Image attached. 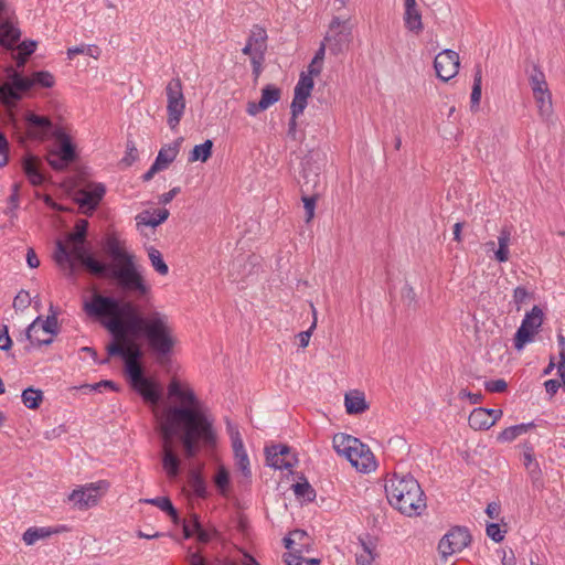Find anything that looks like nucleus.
<instances>
[{
	"label": "nucleus",
	"instance_id": "1",
	"mask_svg": "<svg viewBox=\"0 0 565 565\" xmlns=\"http://www.w3.org/2000/svg\"><path fill=\"white\" fill-rule=\"evenodd\" d=\"M107 252L114 264L103 263L106 270L96 276L113 279L121 297L94 291L84 302L83 310L113 335L114 340L106 347L107 354L124 360L131 386L146 402L157 405L161 398L160 388L143 375L140 365L143 350L136 340L145 339L157 362L163 363L172 354L177 337L169 317L150 303L151 286L134 255L115 237L108 238Z\"/></svg>",
	"mask_w": 565,
	"mask_h": 565
},
{
	"label": "nucleus",
	"instance_id": "2",
	"mask_svg": "<svg viewBox=\"0 0 565 565\" xmlns=\"http://www.w3.org/2000/svg\"><path fill=\"white\" fill-rule=\"evenodd\" d=\"M168 396L174 403L154 415L162 439V468L169 479H175L181 459L173 450V438H180L185 457L191 459L202 447L215 446L216 430L213 416L188 384L172 379L168 385Z\"/></svg>",
	"mask_w": 565,
	"mask_h": 565
},
{
	"label": "nucleus",
	"instance_id": "3",
	"mask_svg": "<svg viewBox=\"0 0 565 565\" xmlns=\"http://www.w3.org/2000/svg\"><path fill=\"white\" fill-rule=\"evenodd\" d=\"M87 227L88 222L81 218L75 224V231L66 235L65 242L61 239L56 242L54 260L66 270L70 277L76 274V262H79L92 275H100L106 270L102 262L87 253L85 247Z\"/></svg>",
	"mask_w": 565,
	"mask_h": 565
},
{
	"label": "nucleus",
	"instance_id": "4",
	"mask_svg": "<svg viewBox=\"0 0 565 565\" xmlns=\"http://www.w3.org/2000/svg\"><path fill=\"white\" fill-rule=\"evenodd\" d=\"M385 492L390 504L405 515H419L426 508L424 492L409 475L394 473L386 481Z\"/></svg>",
	"mask_w": 565,
	"mask_h": 565
},
{
	"label": "nucleus",
	"instance_id": "5",
	"mask_svg": "<svg viewBox=\"0 0 565 565\" xmlns=\"http://www.w3.org/2000/svg\"><path fill=\"white\" fill-rule=\"evenodd\" d=\"M9 82L0 86V102L6 106H12L21 99L22 93L34 85L50 88L54 85V76L46 71L35 72L32 77H24L14 70H9Z\"/></svg>",
	"mask_w": 565,
	"mask_h": 565
},
{
	"label": "nucleus",
	"instance_id": "6",
	"mask_svg": "<svg viewBox=\"0 0 565 565\" xmlns=\"http://www.w3.org/2000/svg\"><path fill=\"white\" fill-rule=\"evenodd\" d=\"M324 167V156L319 151H309L301 161V172L298 182L302 193L315 192L321 184V172Z\"/></svg>",
	"mask_w": 565,
	"mask_h": 565
},
{
	"label": "nucleus",
	"instance_id": "7",
	"mask_svg": "<svg viewBox=\"0 0 565 565\" xmlns=\"http://www.w3.org/2000/svg\"><path fill=\"white\" fill-rule=\"evenodd\" d=\"M109 483L106 480L87 483L74 489L67 497V501L74 508L85 511L99 503L100 498L107 492Z\"/></svg>",
	"mask_w": 565,
	"mask_h": 565
},
{
	"label": "nucleus",
	"instance_id": "8",
	"mask_svg": "<svg viewBox=\"0 0 565 565\" xmlns=\"http://www.w3.org/2000/svg\"><path fill=\"white\" fill-rule=\"evenodd\" d=\"M52 313L45 320L38 317L26 329V338L32 344L49 345L53 342V335L58 333V322L53 306Z\"/></svg>",
	"mask_w": 565,
	"mask_h": 565
},
{
	"label": "nucleus",
	"instance_id": "9",
	"mask_svg": "<svg viewBox=\"0 0 565 565\" xmlns=\"http://www.w3.org/2000/svg\"><path fill=\"white\" fill-rule=\"evenodd\" d=\"M166 95L168 113L167 122L171 129H175L185 110V97L183 95V88L180 78H172L167 84Z\"/></svg>",
	"mask_w": 565,
	"mask_h": 565
},
{
	"label": "nucleus",
	"instance_id": "10",
	"mask_svg": "<svg viewBox=\"0 0 565 565\" xmlns=\"http://www.w3.org/2000/svg\"><path fill=\"white\" fill-rule=\"evenodd\" d=\"M352 41V24L350 20H341L335 17L332 19L329 31L324 36L332 54L338 55L349 49Z\"/></svg>",
	"mask_w": 565,
	"mask_h": 565
},
{
	"label": "nucleus",
	"instance_id": "11",
	"mask_svg": "<svg viewBox=\"0 0 565 565\" xmlns=\"http://www.w3.org/2000/svg\"><path fill=\"white\" fill-rule=\"evenodd\" d=\"M543 311L537 306H534L532 310L525 315L514 337V347L516 350H522L525 344L533 341L543 323Z\"/></svg>",
	"mask_w": 565,
	"mask_h": 565
},
{
	"label": "nucleus",
	"instance_id": "12",
	"mask_svg": "<svg viewBox=\"0 0 565 565\" xmlns=\"http://www.w3.org/2000/svg\"><path fill=\"white\" fill-rule=\"evenodd\" d=\"M471 542V535L467 529L455 526L445 534L438 544L440 555L446 558L455 553L461 552Z\"/></svg>",
	"mask_w": 565,
	"mask_h": 565
},
{
	"label": "nucleus",
	"instance_id": "13",
	"mask_svg": "<svg viewBox=\"0 0 565 565\" xmlns=\"http://www.w3.org/2000/svg\"><path fill=\"white\" fill-rule=\"evenodd\" d=\"M459 65V55L452 50L441 51L434 61L436 74L444 82H448L458 74Z\"/></svg>",
	"mask_w": 565,
	"mask_h": 565
},
{
	"label": "nucleus",
	"instance_id": "14",
	"mask_svg": "<svg viewBox=\"0 0 565 565\" xmlns=\"http://www.w3.org/2000/svg\"><path fill=\"white\" fill-rule=\"evenodd\" d=\"M350 463L359 471L370 472L376 468L373 452L370 448L356 438V445H353L347 456Z\"/></svg>",
	"mask_w": 565,
	"mask_h": 565
},
{
	"label": "nucleus",
	"instance_id": "15",
	"mask_svg": "<svg viewBox=\"0 0 565 565\" xmlns=\"http://www.w3.org/2000/svg\"><path fill=\"white\" fill-rule=\"evenodd\" d=\"M25 122L28 136L36 140L47 139L50 136H53L56 129L47 117L33 113L25 115Z\"/></svg>",
	"mask_w": 565,
	"mask_h": 565
},
{
	"label": "nucleus",
	"instance_id": "16",
	"mask_svg": "<svg viewBox=\"0 0 565 565\" xmlns=\"http://www.w3.org/2000/svg\"><path fill=\"white\" fill-rule=\"evenodd\" d=\"M266 461L275 469H290L297 463L295 455L286 445H274L265 450Z\"/></svg>",
	"mask_w": 565,
	"mask_h": 565
},
{
	"label": "nucleus",
	"instance_id": "17",
	"mask_svg": "<svg viewBox=\"0 0 565 565\" xmlns=\"http://www.w3.org/2000/svg\"><path fill=\"white\" fill-rule=\"evenodd\" d=\"M21 38L15 14L0 20V45L11 50Z\"/></svg>",
	"mask_w": 565,
	"mask_h": 565
},
{
	"label": "nucleus",
	"instance_id": "18",
	"mask_svg": "<svg viewBox=\"0 0 565 565\" xmlns=\"http://www.w3.org/2000/svg\"><path fill=\"white\" fill-rule=\"evenodd\" d=\"M311 542V537L303 530H294L284 539V545L289 551L287 554L308 553Z\"/></svg>",
	"mask_w": 565,
	"mask_h": 565
},
{
	"label": "nucleus",
	"instance_id": "19",
	"mask_svg": "<svg viewBox=\"0 0 565 565\" xmlns=\"http://www.w3.org/2000/svg\"><path fill=\"white\" fill-rule=\"evenodd\" d=\"M104 194L105 186L103 184H96L89 190L78 192L76 201L81 207L93 211L96 209Z\"/></svg>",
	"mask_w": 565,
	"mask_h": 565
},
{
	"label": "nucleus",
	"instance_id": "20",
	"mask_svg": "<svg viewBox=\"0 0 565 565\" xmlns=\"http://www.w3.org/2000/svg\"><path fill=\"white\" fill-rule=\"evenodd\" d=\"M344 406L347 413L350 415L361 414L369 408L364 393L358 390L350 391L345 394Z\"/></svg>",
	"mask_w": 565,
	"mask_h": 565
},
{
	"label": "nucleus",
	"instance_id": "21",
	"mask_svg": "<svg viewBox=\"0 0 565 565\" xmlns=\"http://www.w3.org/2000/svg\"><path fill=\"white\" fill-rule=\"evenodd\" d=\"M182 140V138H179L172 143L167 145L160 149L154 163L160 167L161 170L167 169L168 166L177 158Z\"/></svg>",
	"mask_w": 565,
	"mask_h": 565
},
{
	"label": "nucleus",
	"instance_id": "22",
	"mask_svg": "<svg viewBox=\"0 0 565 565\" xmlns=\"http://www.w3.org/2000/svg\"><path fill=\"white\" fill-rule=\"evenodd\" d=\"M247 43L254 47V55L258 58L265 56L267 50V33L260 26H254L252 34L249 35Z\"/></svg>",
	"mask_w": 565,
	"mask_h": 565
},
{
	"label": "nucleus",
	"instance_id": "23",
	"mask_svg": "<svg viewBox=\"0 0 565 565\" xmlns=\"http://www.w3.org/2000/svg\"><path fill=\"white\" fill-rule=\"evenodd\" d=\"M53 137L58 141L60 149L56 151L58 154L64 157V159L70 162L74 161L76 158L75 147L73 146L71 138L62 130V128H57L53 132Z\"/></svg>",
	"mask_w": 565,
	"mask_h": 565
},
{
	"label": "nucleus",
	"instance_id": "24",
	"mask_svg": "<svg viewBox=\"0 0 565 565\" xmlns=\"http://www.w3.org/2000/svg\"><path fill=\"white\" fill-rule=\"evenodd\" d=\"M156 216L149 211H143L136 216L137 226H150L156 227L163 223L169 217V211L167 209L157 210Z\"/></svg>",
	"mask_w": 565,
	"mask_h": 565
},
{
	"label": "nucleus",
	"instance_id": "25",
	"mask_svg": "<svg viewBox=\"0 0 565 565\" xmlns=\"http://www.w3.org/2000/svg\"><path fill=\"white\" fill-rule=\"evenodd\" d=\"M60 529L53 527H29L22 535V540L26 545H33L39 540H44L53 534L60 533Z\"/></svg>",
	"mask_w": 565,
	"mask_h": 565
},
{
	"label": "nucleus",
	"instance_id": "26",
	"mask_svg": "<svg viewBox=\"0 0 565 565\" xmlns=\"http://www.w3.org/2000/svg\"><path fill=\"white\" fill-rule=\"evenodd\" d=\"M468 422L475 430H484L493 426V419L488 416L483 407L475 408L470 413Z\"/></svg>",
	"mask_w": 565,
	"mask_h": 565
},
{
	"label": "nucleus",
	"instance_id": "27",
	"mask_svg": "<svg viewBox=\"0 0 565 565\" xmlns=\"http://www.w3.org/2000/svg\"><path fill=\"white\" fill-rule=\"evenodd\" d=\"M511 241V231L502 227L498 236L499 248L494 252V257L499 263H505L510 258L509 245Z\"/></svg>",
	"mask_w": 565,
	"mask_h": 565
},
{
	"label": "nucleus",
	"instance_id": "28",
	"mask_svg": "<svg viewBox=\"0 0 565 565\" xmlns=\"http://www.w3.org/2000/svg\"><path fill=\"white\" fill-rule=\"evenodd\" d=\"M333 448L338 455L347 458L353 445H356V438L347 434H335L332 440Z\"/></svg>",
	"mask_w": 565,
	"mask_h": 565
},
{
	"label": "nucleus",
	"instance_id": "29",
	"mask_svg": "<svg viewBox=\"0 0 565 565\" xmlns=\"http://www.w3.org/2000/svg\"><path fill=\"white\" fill-rule=\"evenodd\" d=\"M213 142L207 139L201 145H196L189 156L190 162L202 161L206 162L212 156Z\"/></svg>",
	"mask_w": 565,
	"mask_h": 565
},
{
	"label": "nucleus",
	"instance_id": "30",
	"mask_svg": "<svg viewBox=\"0 0 565 565\" xmlns=\"http://www.w3.org/2000/svg\"><path fill=\"white\" fill-rule=\"evenodd\" d=\"M534 424H520L515 426H511L501 431L498 436V440L502 443L513 441L516 437L525 434Z\"/></svg>",
	"mask_w": 565,
	"mask_h": 565
},
{
	"label": "nucleus",
	"instance_id": "31",
	"mask_svg": "<svg viewBox=\"0 0 565 565\" xmlns=\"http://www.w3.org/2000/svg\"><path fill=\"white\" fill-rule=\"evenodd\" d=\"M21 398L25 407L36 409L43 401V392L41 390L28 387L22 392Z\"/></svg>",
	"mask_w": 565,
	"mask_h": 565
},
{
	"label": "nucleus",
	"instance_id": "32",
	"mask_svg": "<svg viewBox=\"0 0 565 565\" xmlns=\"http://www.w3.org/2000/svg\"><path fill=\"white\" fill-rule=\"evenodd\" d=\"M281 90L274 85H266L262 89V97L259 100L260 108H269L271 105L277 103L280 98Z\"/></svg>",
	"mask_w": 565,
	"mask_h": 565
},
{
	"label": "nucleus",
	"instance_id": "33",
	"mask_svg": "<svg viewBox=\"0 0 565 565\" xmlns=\"http://www.w3.org/2000/svg\"><path fill=\"white\" fill-rule=\"evenodd\" d=\"M23 170L33 185H40L43 182V175L39 171L38 163L34 158L29 157L24 159Z\"/></svg>",
	"mask_w": 565,
	"mask_h": 565
},
{
	"label": "nucleus",
	"instance_id": "34",
	"mask_svg": "<svg viewBox=\"0 0 565 565\" xmlns=\"http://www.w3.org/2000/svg\"><path fill=\"white\" fill-rule=\"evenodd\" d=\"M481 81H482V70L480 65H477L473 76V86L471 92V109L478 108L481 99Z\"/></svg>",
	"mask_w": 565,
	"mask_h": 565
},
{
	"label": "nucleus",
	"instance_id": "35",
	"mask_svg": "<svg viewBox=\"0 0 565 565\" xmlns=\"http://www.w3.org/2000/svg\"><path fill=\"white\" fill-rule=\"evenodd\" d=\"M539 107L540 115L547 117L552 113V96L548 89L543 90L541 94H533Z\"/></svg>",
	"mask_w": 565,
	"mask_h": 565
},
{
	"label": "nucleus",
	"instance_id": "36",
	"mask_svg": "<svg viewBox=\"0 0 565 565\" xmlns=\"http://www.w3.org/2000/svg\"><path fill=\"white\" fill-rule=\"evenodd\" d=\"M189 484L192 488L193 492L198 497H205L206 494V486L203 477L196 470H191L189 475Z\"/></svg>",
	"mask_w": 565,
	"mask_h": 565
},
{
	"label": "nucleus",
	"instance_id": "37",
	"mask_svg": "<svg viewBox=\"0 0 565 565\" xmlns=\"http://www.w3.org/2000/svg\"><path fill=\"white\" fill-rule=\"evenodd\" d=\"M530 85L533 94H541L543 90L548 89L545 75L536 67L533 68L530 75Z\"/></svg>",
	"mask_w": 565,
	"mask_h": 565
},
{
	"label": "nucleus",
	"instance_id": "38",
	"mask_svg": "<svg viewBox=\"0 0 565 565\" xmlns=\"http://www.w3.org/2000/svg\"><path fill=\"white\" fill-rule=\"evenodd\" d=\"M148 256L152 267L160 274L167 275L169 271L168 265L162 258L161 253L154 247H150L148 250Z\"/></svg>",
	"mask_w": 565,
	"mask_h": 565
},
{
	"label": "nucleus",
	"instance_id": "39",
	"mask_svg": "<svg viewBox=\"0 0 565 565\" xmlns=\"http://www.w3.org/2000/svg\"><path fill=\"white\" fill-rule=\"evenodd\" d=\"M313 88V79L310 75L301 73L300 78L295 87V94L309 97Z\"/></svg>",
	"mask_w": 565,
	"mask_h": 565
},
{
	"label": "nucleus",
	"instance_id": "40",
	"mask_svg": "<svg viewBox=\"0 0 565 565\" xmlns=\"http://www.w3.org/2000/svg\"><path fill=\"white\" fill-rule=\"evenodd\" d=\"M292 489L298 498H302L307 501H312L316 498V491L307 480L294 484Z\"/></svg>",
	"mask_w": 565,
	"mask_h": 565
},
{
	"label": "nucleus",
	"instance_id": "41",
	"mask_svg": "<svg viewBox=\"0 0 565 565\" xmlns=\"http://www.w3.org/2000/svg\"><path fill=\"white\" fill-rule=\"evenodd\" d=\"M141 502L154 505L168 514H174V507L168 497H157L153 499H143Z\"/></svg>",
	"mask_w": 565,
	"mask_h": 565
},
{
	"label": "nucleus",
	"instance_id": "42",
	"mask_svg": "<svg viewBox=\"0 0 565 565\" xmlns=\"http://www.w3.org/2000/svg\"><path fill=\"white\" fill-rule=\"evenodd\" d=\"M310 193V195H308L309 193H303L302 196L303 207L306 211V222H310L313 218L316 202L318 198L316 191Z\"/></svg>",
	"mask_w": 565,
	"mask_h": 565
},
{
	"label": "nucleus",
	"instance_id": "43",
	"mask_svg": "<svg viewBox=\"0 0 565 565\" xmlns=\"http://www.w3.org/2000/svg\"><path fill=\"white\" fill-rule=\"evenodd\" d=\"M405 23L412 31L422 30V19L418 10H405Z\"/></svg>",
	"mask_w": 565,
	"mask_h": 565
},
{
	"label": "nucleus",
	"instance_id": "44",
	"mask_svg": "<svg viewBox=\"0 0 565 565\" xmlns=\"http://www.w3.org/2000/svg\"><path fill=\"white\" fill-rule=\"evenodd\" d=\"M311 309H312V313H313V321H312L310 328L308 330L299 332L297 334L300 348L308 347L310 338H311V334H312L313 330L317 327V311H316V308L313 307V305H311Z\"/></svg>",
	"mask_w": 565,
	"mask_h": 565
},
{
	"label": "nucleus",
	"instance_id": "45",
	"mask_svg": "<svg viewBox=\"0 0 565 565\" xmlns=\"http://www.w3.org/2000/svg\"><path fill=\"white\" fill-rule=\"evenodd\" d=\"M285 562L287 565H319V561L316 558H303L302 554H286Z\"/></svg>",
	"mask_w": 565,
	"mask_h": 565
},
{
	"label": "nucleus",
	"instance_id": "46",
	"mask_svg": "<svg viewBox=\"0 0 565 565\" xmlns=\"http://www.w3.org/2000/svg\"><path fill=\"white\" fill-rule=\"evenodd\" d=\"M47 162L49 164L57 170L62 171L66 169V167L71 163L68 160L64 159L61 154H58L56 151H51L47 156Z\"/></svg>",
	"mask_w": 565,
	"mask_h": 565
},
{
	"label": "nucleus",
	"instance_id": "47",
	"mask_svg": "<svg viewBox=\"0 0 565 565\" xmlns=\"http://www.w3.org/2000/svg\"><path fill=\"white\" fill-rule=\"evenodd\" d=\"M236 466L245 478L250 477L249 460L246 451L234 452Z\"/></svg>",
	"mask_w": 565,
	"mask_h": 565
},
{
	"label": "nucleus",
	"instance_id": "48",
	"mask_svg": "<svg viewBox=\"0 0 565 565\" xmlns=\"http://www.w3.org/2000/svg\"><path fill=\"white\" fill-rule=\"evenodd\" d=\"M557 342L559 345V361L557 365V373L561 377L565 375V337L562 333L557 334Z\"/></svg>",
	"mask_w": 565,
	"mask_h": 565
},
{
	"label": "nucleus",
	"instance_id": "49",
	"mask_svg": "<svg viewBox=\"0 0 565 565\" xmlns=\"http://www.w3.org/2000/svg\"><path fill=\"white\" fill-rule=\"evenodd\" d=\"M307 99H308V97L297 95V94L294 95V99H292V103L290 106L291 115L294 117H298L300 114H302V111L305 110V108L307 106Z\"/></svg>",
	"mask_w": 565,
	"mask_h": 565
},
{
	"label": "nucleus",
	"instance_id": "50",
	"mask_svg": "<svg viewBox=\"0 0 565 565\" xmlns=\"http://www.w3.org/2000/svg\"><path fill=\"white\" fill-rule=\"evenodd\" d=\"M31 303V296L25 290H20L13 300V307L15 310H23Z\"/></svg>",
	"mask_w": 565,
	"mask_h": 565
},
{
	"label": "nucleus",
	"instance_id": "51",
	"mask_svg": "<svg viewBox=\"0 0 565 565\" xmlns=\"http://www.w3.org/2000/svg\"><path fill=\"white\" fill-rule=\"evenodd\" d=\"M215 484L220 489L222 493L225 492L228 482H230V476L227 470L224 467H221L215 476Z\"/></svg>",
	"mask_w": 565,
	"mask_h": 565
},
{
	"label": "nucleus",
	"instance_id": "52",
	"mask_svg": "<svg viewBox=\"0 0 565 565\" xmlns=\"http://www.w3.org/2000/svg\"><path fill=\"white\" fill-rule=\"evenodd\" d=\"M193 529L195 531L199 542L207 543L211 540V536H212L211 532H209L207 530H204L201 526L196 515H193Z\"/></svg>",
	"mask_w": 565,
	"mask_h": 565
},
{
	"label": "nucleus",
	"instance_id": "53",
	"mask_svg": "<svg viewBox=\"0 0 565 565\" xmlns=\"http://www.w3.org/2000/svg\"><path fill=\"white\" fill-rule=\"evenodd\" d=\"M531 298L530 292L522 286H519L514 289L513 292V301L516 305V309L520 310V306L522 303L527 302V300Z\"/></svg>",
	"mask_w": 565,
	"mask_h": 565
},
{
	"label": "nucleus",
	"instance_id": "54",
	"mask_svg": "<svg viewBox=\"0 0 565 565\" xmlns=\"http://www.w3.org/2000/svg\"><path fill=\"white\" fill-rule=\"evenodd\" d=\"M484 387L488 392L491 393H501L504 392L508 387V384L504 380H494V381H488L484 383Z\"/></svg>",
	"mask_w": 565,
	"mask_h": 565
},
{
	"label": "nucleus",
	"instance_id": "55",
	"mask_svg": "<svg viewBox=\"0 0 565 565\" xmlns=\"http://www.w3.org/2000/svg\"><path fill=\"white\" fill-rule=\"evenodd\" d=\"M487 535L497 543L501 542L504 539V534L501 531L499 524L497 523H490L487 525Z\"/></svg>",
	"mask_w": 565,
	"mask_h": 565
},
{
	"label": "nucleus",
	"instance_id": "56",
	"mask_svg": "<svg viewBox=\"0 0 565 565\" xmlns=\"http://www.w3.org/2000/svg\"><path fill=\"white\" fill-rule=\"evenodd\" d=\"M137 157H138V151H137L135 143L132 141H128L126 154L121 161L126 166H130L134 161H136Z\"/></svg>",
	"mask_w": 565,
	"mask_h": 565
},
{
	"label": "nucleus",
	"instance_id": "57",
	"mask_svg": "<svg viewBox=\"0 0 565 565\" xmlns=\"http://www.w3.org/2000/svg\"><path fill=\"white\" fill-rule=\"evenodd\" d=\"M526 470L532 480V483L535 487H541L542 486V480H541L542 471H541L539 462L535 465H532L531 467H527Z\"/></svg>",
	"mask_w": 565,
	"mask_h": 565
},
{
	"label": "nucleus",
	"instance_id": "58",
	"mask_svg": "<svg viewBox=\"0 0 565 565\" xmlns=\"http://www.w3.org/2000/svg\"><path fill=\"white\" fill-rule=\"evenodd\" d=\"M9 142L6 136L0 132V166H6L8 163L9 157Z\"/></svg>",
	"mask_w": 565,
	"mask_h": 565
},
{
	"label": "nucleus",
	"instance_id": "59",
	"mask_svg": "<svg viewBox=\"0 0 565 565\" xmlns=\"http://www.w3.org/2000/svg\"><path fill=\"white\" fill-rule=\"evenodd\" d=\"M12 347V340L9 335L8 327L3 326L0 329V350L8 351Z\"/></svg>",
	"mask_w": 565,
	"mask_h": 565
},
{
	"label": "nucleus",
	"instance_id": "60",
	"mask_svg": "<svg viewBox=\"0 0 565 565\" xmlns=\"http://www.w3.org/2000/svg\"><path fill=\"white\" fill-rule=\"evenodd\" d=\"M231 440L234 452L245 451L241 434L237 429L231 428Z\"/></svg>",
	"mask_w": 565,
	"mask_h": 565
},
{
	"label": "nucleus",
	"instance_id": "61",
	"mask_svg": "<svg viewBox=\"0 0 565 565\" xmlns=\"http://www.w3.org/2000/svg\"><path fill=\"white\" fill-rule=\"evenodd\" d=\"M21 183L17 182L12 185V193L9 196V204L11 205L10 210L13 211L19 206V192H20Z\"/></svg>",
	"mask_w": 565,
	"mask_h": 565
},
{
	"label": "nucleus",
	"instance_id": "62",
	"mask_svg": "<svg viewBox=\"0 0 565 565\" xmlns=\"http://www.w3.org/2000/svg\"><path fill=\"white\" fill-rule=\"evenodd\" d=\"M35 47H36V42L31 41V40L23 41L18 46L19 51L21 53H23V55H25V56H30L34 52Z\"/></svg>",
	"mask_w": 565,
	"mask_h": 565
},
{
	"label": "nucleus",
	"instance_id": "63",
	"mask_svg": "<svg viewBox=\"0 0 565 565\" xmlns=\"http://www.w3.org/2000/svg\"><path fill=\"white\" fill-rule=\"evenodd\" d=\"M523 463H524L525 468L537 463V461L535 460V457H534L533 448L530 446H525V450L523 454Z\"/></svg>",
	"mask_w": 565,
	"mask_h": 565
},
{
	"label": "nucleus",
	"instance_id": "64",
	"mask_svg": "<svg viewBox=\"0 0 565 565\" xmlns=\"http://www.w3.org/2000/svg\"><path fill=\"white\" fill-rule=\"evenodd\" d=\"M375 555L374 553H361L356 555V564L358 565H371L374 561Z\"/></svg>",
	"mask_w": 565,
	"mask_h": 565
}]
</instances>
